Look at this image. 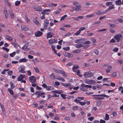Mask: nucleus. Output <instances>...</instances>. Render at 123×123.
I'll use <instances>...</instances> for the list:
<instances>
[{
    "label": "nucleus",
    "mask_w": 123,
    "mask_h": 123,
    "mask_svg": "<svg viewBox=\"0 0 123 123\" xmlns=\"http://www.w3.org/2000/svg\"><path fill=\"white\" fill-rule=\"evenodd\" d=\"M30 81L32 83H34L36 82V79L35 76H31L29 77Z\"/></svg>",
    "instance_id": "f257e3e1"
},
{
    "label": "nucleus",
    "mask_w": 123,
    "mask_h": 123,
    "mask_svg": "<svg viewBox=\"0 0 123 123\" xmlns=\"http://www.w3.org/2000/svg\"><path fill=\"white\" fill-rule=\"evenodd\" d=\"M49 21L47 19H45L44 22V28L46 29H47V27L48 26L49 24Z\"/></svg>",
    "instance_id": "f03ea898"
},
{
    "label": "nucleus",
    "mask_w": 123,
    "mask_h": 123,
    "mask_svg": "<svg viewBox=\"0 0 123 123\" xmlns=\"http://www.w3.org/2000/svg\"><path fill=\"white\" fill-rule=\"evenodd\" d=\"M43 34V33L39 31L36 32L35 33V36L37 37H41Z\"/></svg>",
    "instance_id": "7ed1b4c3"
},
{
    "label": "nucleus",
    "mask_w": 123,
    "mask_h": 123,
    "mask_svg": "<svg viewBox=\"0 0 123 123\" xmlns=\"http://www.w3.org/2000/svg\"><path fill=\"white\" fill-rule=\"evenodd\" d=\"M122 37V35L121 34H118L116 35V40L117 42H119Z\"/></svg>",
    "instance_id": "20e7f679"
},
{
    "label": "nucleus",
    "mask_w": 123,
    "mask_h": 123,
    "mask_svg": "<svg viewBox=\"0 0 123 123\" xmlns=\"http://www.w3.org/2000/svg\"><path fill=\"white\" fill-rule=\"evenodd\" d=\"M54 33L52 32H48L47 34L46 38L48 39V38L52 37L54 36Z\"/></svg>",
    "instance_id": "39448f33"
},
{
    "label": "nucleus",
    "mask_w": 123,
    "mask_h": 123,
    "mask_svg": "<svg viewBox=\"0 0 123 123\" xmlns=\"http://www.w3.org/2000/svg\"><path fill=\"white\" fill-rule=\"evenodd\" d=\"M61 83L63 86L66 87H68L71 86V84L69 83H62L61 82Z\"/></svg>",
    "instance_id": "423d86ee"
},
{
    "label": "nucleus",
    "mask_w": 123,
    "mask_h": 123,
    "mask_svg": "<svg viewBox=\"0 0 123 123\" xmlns=\"http://www.w3.org/2000/svg\"><path fill=\"white\" fill-rule=\"evenodd\" d=\"M92 96H101L106 98H109V97L105 94H99V95H92Z\"/></svg>",
    "instance_id": "0eeeda50"
},
{
    "label": "nucleus",
    "mask_w": 123,
    "mask_h": 123,
    "mask_svg": "<svg viewBox=\"0 0 123 123\" xmlns=\"http://www.w3.org/2000/svg\"><path fill=\"white\" fill-rule=\"evenodd\" d=\"M84 39H78L74 41V42L76 43H80L83 42V41H84Z\"/></svg>",
    "instance_id": "6e6552de"
},
{
    "label": "nucleus",
    "mask_w": 123,
    "mask_h": 123,
    "mask_svg": "<svg viewBox=\"0 0 123 123\" xmlns=\"http://www.w3.org/2000/svg\"><path fill=\"white\" fill-rule=\"evenodd\" d=\"M21 69L19 71V72L23 73H25V72L24 71L25 69V67L24 66H21Z\"/></svg>",
    "instance_id": "1a4fd4ad"
},
{
    "label": "nucleus",
    "mask_w": 123,
    "mask_h": 123,
    "mask_svg": "<svg viewBox=\"0 0 123 123\" xmlns=\"http://www.w3.org/2000/svg\"><path fill=\"white\" fill-rule=\"evenodd\" d=\"M83 87H88L89 88H91L92 87V85H85L84 83H82L81 85Z\"/></svg>",
    "instance_id": "9d476101"
},
{
    "label": "nucleus",
    "mask_w": 123,
    "mask_h": 123,
    "mask_svg": "<svg viewBox=\"0 0 123 123\" xmlns=\"http://www.w3.org/2000/svg\"><path fill=\"white\" fill-rule=\"evenodd\" d=\"M65 55L66 57H67L69 58L72 57L73 56L72 54L68 52L65 53Z\"/></svg>",
    "instance_id": "9b49d317"
},
{
    "label": "nucleus",
    "mask_w": 123,
    "mask_h": 123,
    "mask_svg": "<svg viewBox=\"0 0 123 123\" xmlns=\"http://www.w3.org/2000/svg\"><path fill=\"white\" fill-rule=\"evenodd\" d=\"M45 94V93L44 92H39L38 94V95H37L36 98H39L40 97H42V95H43Z\"/></svg>",
    "instance_id": "f8f14e48"
},
{
    "label": "nucleus",
    "mask_w": 123,
    "mask_h": 123,
    "mask_svg": "<svg viewBox=\"0 0 123 123\" xmlns=\"http://www.w3.org/2000/svg\"><path fill=\"white\" fill-rule=\"evenodd\" d=\"M29 42H27L25 44L24 46L22 47V49L24 50L25 49H26L29 45Z\"/></svg>",
    "instance_id": "ddd939ff"
},
{
    "label": "nucleus",
    "mask_w": 123,
    "mask_h": 123,
    "mask_svg": "<svg viewBox=\"0 0 123 123\" xmlns=\"http://www.w3.org/2000/svg\"><path fill=\"white\" fill-rule=\"evenodd\" d=\"M27 60L25 58H23L20 59L19 62H25L27 61Z\"/></svg>",
    "instance_id": "4468645a"
},
{
    "label": "nucleus",
    "mask_w": 123,
    "mask_h": 123,
    "mask_svg": "<svg viewBox=\"0 0 123 123\" xmlns=\"http://www.w3.org/2000/svg\"><path fill=\"white\" fill-rule=\"evenodd\" d=\"M34 9L37 11H42V9L40 7H34Z\"/></svg>",
    "instance_id": "2eb2a0df"
},
{
    "label": "nucleus",
    "mask_w": 123,
    "mask_h": 123,
    "mask_svg": "<svg viewBox=\"0 0 123 123\" xmlns=\"http://www.w3.org/2000/svg\"><path fill=\"white\" fill-rule=\"evenodd\" d=\"M59 73L60 74H62L63 77L67 76V75L66 74L65 72L64 71L59 70Z\"/></svg>",
    "instance_id": "dca6fc26"
},
{
    "label": "nucleus",
    "mask_w": 123,
    "mask_h": 123,
    "mask_svg": "<svg viewBox=\"0 0 123 123\" xmlns=\"http://www.w3.org/2000/svg\"><path fill=\"white\" fill-rule=\"evenodd\" d=\"M80 6H79L78 5L76 7H73V9L75 10L76 11H78L80 9Z\"/></svg>",
    "instance_id": "f3484780"
},
{
    "label": "nucleus",
    "mask_w": 123,
    "mask_h": 123,
    "mask_svg": "<svg viewBox=\"0 0 123 123\" xmlns=\"http://www.w3.org/2000/svg\"><path fill=\"white\" fill-rule=\"evenodd\" d=\"M9 12L11 18L12 19L13 18L14 16V13L11 11H9Z\"/></svg>",
    "instance_id": "a211bd4d"
},
{
    "label": "nucleus",
    "mask_w": 123,
    "mask_h": 123,
    "mask_svg": "<svg viewBox=\"0 0 123 123\" xmlns=\"http://www.w3.org/2000/svg\"><path fill=\"white\" fill-rule=\"evenodd\" d=\"M85 73H87L88 75H89V76L90 77L92 76L93 75V73L91 71H88V72H86Z\"/></svg>",
    "instance_id": "6ab92c4d"
},
{
    "label": "nucleus",
    "mask_w": 123,
    "mask_h": 123,
    "mask_svg": "<svg viewBox=\"0 0 123 123\" xmlns=\"http://www.w3.org/2000/svg\"><path fill=\"white\" fill-rule=\"evenodd\" d=\"M21 29L24 31H27L29 29L28 28V27L25 26L21 27Z\"/></svg>",
    "instance_id": "aec40b11"
},
{
    "label": "nucleus",
    "mask_w": 123,
    "mask_h": 123,
    "mask_svg": "<svg viewBox=\"0 0 123 123\" xmlns=\"http://www.w3.org/2000/svg\"><path fill=\"white\" fill-rule=\"evenodd\" d=\"M4 13L5 15V17L6 18V19H7L8 17V15L7 13V10L6 9L5 10H4Z\"/></svg>",
    "instance_id": "412c9836"
},
{
    "label": "nucleus",
    "mask_w": 123,
    "mask_h": 123,
    "mask_svg": "<svg viewBox=\"0 0 123 123\" xmlns=\"http://www.w3.org/2000/svg\"><path fill=\"white\" fill-rule=\"evenodd\" d=\"M93 99L96 100H101L104 99V98L103 97H93Z\"/></svg>",
    "instance_id": "4be33fe9"
},
{
    "label": "nucleus",
    "mask_w": 123,
    "mask_h": 123,
    "mask_svg": "<svg viewBox=\"0 0 123 123\" xmlns=\"http://www.w3.org/2000/svg\"><path fill=\"white\" fill-rule=\"evenodd\" d=\"M121 4V0H118L116 1V5H119Z\"/></svg>",
    "instance_id": "5701e85b"
},
{
    "label": "nucleus",
    "mask_w": 123,
    "mask_h": 123,
    "mask_svg": "<svg viewBox=\"0 0 123 123\" xmlns=\"http://www.w3.org/2000/svg\"><path fill=\"white\" fill-rule=\"evenodd\" d=\"M33 21L34 23L36 25L39 24V22L37 21L36 18H34L33 20Z\"/></svg>",
    "instance_id": "b1692460"
},
{
    "label": "nucleus",
    "mask_w": 123,
    "mask_h": 123,
    "mask_svg": "<svg viewBox=\"0 0 123 123\" xmlns=\"http://www.w3.org/2000/svg\"><path fill=\"white\" fill-rule=\"evenodd\" d=\"M46 89L48 90H52L54 89L53 87L52 86H48V87Z\"/></svg>",
    "instance_id": "393cba45"
},
{
    "label": "nucleus",
    "mask_w": 123,
    "mask_h": 123,
    "mask_svg": "<svg viewBox=\"0 0 123 123\" xmlns=\"http://www.w3.org/2000/svg\"><path fill=\"white\" fill-rule=\"evenodd\" d=\"M49 77L51 79H54L55 78V75L53 73H52L50 75Z\"/></svg>",
    "instance_id": "a878e982"
},
{
    "label": "nucleus",
    "mask_w": 123,
    "mask_h": 123,
    "mask_svg": "<svg viewBox=\"0 0 123 123\" xmlns=\"http://www.w3.org/2000/svg\"><path fill=\"white\" fill-rule=\"evenodd\" d=\"M5 37L6 39L8 40L11 41L12 40V37L10 36H9L7 35H6L5 36Z\"/></svg>",
    "instance_id": "bb28decb"
},
{
    "label": "nucleus",
    "mask_w": 123,
    "mask_h": 123,
    "mask_svg": "<svg viewBox=\"0 0 123 123\" xmlns=\"http://www.w3.org/2000/svg\"><path fill=\"white\" fill-rule=\"evenodd\" d=\"M10 84L11 85V87L12 89H13V88L15 87V86L14 85L13 83L12 82H10Z\"/></svg>",
    "instance_id": "cd10ccee"
},
{
    "label": "nucleus",
    "mask_w": 123,
    "mask_h": 123,
    "mask_svg": "<svg viewBox=\"0 0 123 123\" xmlns=\"http://www.w3.org/2000/svg\"><path fill=\"white\" fill-rule=\"evenodd\" d=\"M102 101L101 100L98 101L97 102V105L98 106H99L102 103Z\"/></svg>",
    "instance_id": "c85d7f7f"
},
{
    "label": "nucleus",
    "mask_w": 123,
    "mask_h": 123,
    "mask_svg": "<svg viewBox=\"0 0 123 123\" xmlns=\"http://www.w3.org/2000/svg\"><path fill=\"white\" fill-rule=\"evenodd\" d=\"M20 4V1H16L15 3V5L16 6H19Z\"/></svg>",
    "instance_id": "c756f323"
},
{
    "label": "nucleus",
    "mask_w": 123,
    "mask_h": 123,
    "mask_svg": "<svg viewBox=\"0 0 123 123\" xmlns=\"http://www.w3.org/2000/svg\"><path fill=\"white\" fill-rule=\"evenodd\" d=\"M61 96L62 97L63 99H65L66 98L65 97V96H67V95L65 94L61 93Z\"/></svg>",
    "instance_id": "7c9ffc66"
},
{
    "label": "nucleus",
    "mask_w": 123,
    "mask_h": 123,
    "mask_svg": "<svg viewBox=\"0 0 123 123\" xmlns=\"http://www.w3.org/2000/svg\"><path fill=\"white\" fill-rule=\"evenodd\" d=\"M21 77L20 75L18 76L17 78V81H22V80L23 79V78H22Z\"/></svg>",
    "instance_id": "2f4dec72"
},
{
    "label": "nucleus",
    "mask_w": 123,
    "mask_h": 123,
    "mask_svg": "<svg viewBox=\"0 0 123 123\" xmlns=\"http://www.w3.org/2000/svg\"><path fill=\"white\" fill-rule=\"evenodd\" d=\"M90 84H96V82L95 81L93 80H90Z\"/></svg>",
    "instance_id": "473e14b6"
},
{
    "label": "nucleus",
    "mask_w": 123,
    "mask_h": 123,
    "mask_svg": "<svg viewBox=\"0 0 123 123\" xmlns=\"http://www.w3.org/2000/svg\"><path fill=\"white\" fill-rule=\"evenodd\" d=\"M67 16H68L67 15H63V16L61 18L60 20L62 21V20H64V19L65 18L67 17Z\"/></svg>",
    "instance_id": "72a5a7b5"
},
{
    "label": "nucleus",
    "mask_w": 123,
    "mask_h": 123,
    "mask_svg": "<svg viewBox=\"0 0 123 123\" xmlns=\"http://www.w3.org/2000/svg\"><path fill=\"white\" fill-rule=\"evenodd\" d=\"M94 16H95L94 14H92L87 15L86 16V17L87 18H89V17H93Z\"/></svg>",
    "instance_id": "f704fd0d"
},
{
    "label": "nucleus",
    "mask_w": 123,
    "mask_h": 123,
    "mask_svg": "<svg viewBox=\"0 0 123 123\" xmlns=\"http://www.w3.org/2000/svg\"><path fill=\"white\" fill-rule=\"evenodd\" d=\"M16 54V52H14L12 53H10L9 55L11 57H13Z\"/></svg>",
    "instance_id": "c9c22d12"
},
{
    "label": "nucleus",
    "mask_w": 123,
    "mask_h": 123,
    "mask_svg": "<svg viewBox=\"0 0 123 123\" xmlns=\"http://www.w3.org/2000/svg\"><path fill=\"white\" fill-rule=\"evenodd\" d=\"M62 49L65 51H67L70 49V47H63L62 48Z\"/></svg>",
    "instance_id": "e433bc0d"
},
{
    "label": "nucleus",
    "mask_w": 123,
    "mask_h": 123,
    "mask_svg": "<svg viewBox=\"0 0 123 123\" xmlns=\"http://www.w3.org/2000/svg\"><path fill=\"white\" fill-rule=\"evenodd\" d=\"M78 67L79 66L78 65H76L75 66L74 65L72 68V69L73 71H75L74 70L77 69Z\"/></svg>",
    "instance_id": "4c0bfd02"
},
{
    "label": "nucleus",
    "mask_w": 123,
    "mask_h": 123,
    "mask_svg": "<svg viewBox=\"0 0 123 123\" xmlns=\"http://www.w3.org/2000/svg\"><path fill=\"white\" fill-rule=\"evenodd\" d=\"M15 48H17L18 47V44L15 42H13L12 43Z\"/></svg>",
    "instance_id": "58836bf2"
},
{
    "label": "nucleus",
    "mask_w": 123,
    "mask_h": 123,
    "mask_svg": "<svg viewBox=\"0 0 123 123\" xmlns=\"http://www.w3.org/2000/svg\"><path fill=\"white\" fill-rule=\"evenodd\" d=\"M89 46V45L88 44L86 45H84L82 46V47L83 48V49H86Z\"/></svg>",
    "instance_id": "ea45409f"
},
{
    "label": "nucleus",
    "mask_w": 123,
    "mask_h": 123,
    "mask_svg": "<svg viewBox=\"0 0 123 123\" xmlns=\"http://www.w3.org/2000/svg\"><path fill=\"white\" fill-rule=\"evenodd\" d=\"M8 91H9L10 93L11 94H13V92L12 90L11 89L9 88H8Z\"/></svg>",
    "instance_id": "a19ab883"
},
{
    "label": "nucleus",
    "mask_w": 123,
    "mask_h": 123,
    "mask_svg": "<svg viewBox=\"0 0 123 123\" xmlns=\"http://www.w3.org/2000/svg\"><path fill=\"white\" fill-rule=\"evenodd\" d=\"M112 2H107L106 3V6H109L111 5L112 4Z\"/></svg>",
    "instance_id": "79ce46f5"
},
{
    "label": "nucleus",
    "mask_w": 123,
    "mask_h": 123,
    "mask_svg": "<svg viewBox=\"0 0 123 123\" xmlns=\"http://www.w3.org/2000/svg\"><path fill=\"white\" fill-rule=\"evenodd\" d=\"M62 92V90H55V93L58 94H60Z\"/></svg>",
    "instance_id": "37998d69"
},
{
    "label": "nucleus",
    "mask_w": 123,
    "mask_h": 123,
    "mask_svg": "<svg viewBox=\"0 0 123 123\" xmlns=\"http://www.w3.org/2000/svg\"><path fill=\"white\" fill-rule=\"evenodd\" d=\"M109 115L107 114H105V120H107L109 119Z\"/></svg>",
    "instance_id": "c03bdc74"
},
{
    "label": "nucleus",
    "mask_w": 123,
    "mask_h": 123,
    "mask_svg": "<svg viewBox=\"0 0 123 123\" xmlns=\"http://www.w3.org/2000/svg\"><path fill=\"white\" fill-rule=\"evenodd\" d=\"M94 118V117H89L88 118V119L90 121H92Z\"/></svg>",
    "instance_id": "a18cd8bd"
},
{
    "label": "nucleus",
    "mask_w": 123,
    "mask_h": 123,
    "mask_svg": "<svg viewBox=\"0 0 123 123\" xmlns=\"http://www.w3.org/2000/svg\"><path fill=\"white\" fill-rule=\"evenodd\" d=\"M100 21H95L93 23V25H95L97 24H100Z\"/></svg>",
    "instance_id": "49530a36"
},
{
    "label": "nucleus",
    "mask_w": 123,
    "mask_h": 123,
    "mask_svg": "<svg viewBox=\"0 0 123 123\" xmlns=\"http://www.w3.org/2000/svg\"><path fill=\"white\" fill-rule=\"evenodd\" d=\"M80 51V50L78 49L73 51V52L74 53H78Z\"/></svg>",
    "instance_id": "de8ad7c7"
},
{
    "label": "nucleus",
    "mask_w": 123,
    "mask_h": 123,
    "mask_svg": "<svg viewBox=\"0 0 123 123\" xmlns=\"http://www.w3.org/2000/svg\"><path fill=\"white\" fill-rule=\"evenodd\" d=\"M82 44H76V47L77 48H79L80 47H82Z\"/></svg>",
    "instance_id": "09e8293b"
},
{
    "label": "nucleus",
    "mask_w": 123,
    "mask_h": 123,
    "mask_svg": "<svg viewBox=\"0 0 123 123\" xmlns=\"http://www.w3.org/2000/svg\"><path fill=\"white\" fill-rule=\"evenodd\" d=\"M13 71L12 70H10L8 72V74L9 75L11 76L12 74Z\"/></svg>",
    "instance_id": "8fccbe9b"
},
{
    "label": "nucleus",
    "mask_w": 123,
    "mask_h": 123,
    "mask_svg": "<svg viewBox=\"0 0 123 123\" xmlns=\"http://www.w3.org/2000/svg\"><path fill=\"white\" fill-rule=\"evenodd\" d=\"M84 77L86 78L90 77H89V75H88L87 73H85V72L84 74Z\"/></svg>",
    "instance_id": "3c124183"
},
{
    "label": "nucleus",
    "mask_w": 123,
    "mask_h": 123,
    "mask_svg": "<svg viewBox=\"0 0 123 123\" xmlns=\"http://www.w3.org/2000/svg\"><path fill=\"white\" fill-rule=\"evenodd\" d=\"M34 69L35 70V71L37 73H38L39 72V69L36 67H34Z\"/></svg>",
    "instance_id": "603ef678"
},
{
    "label": "nucleus",
    "mask_w": 123,
    "mask_h": 123,
    "mask_svg": "<svg viewBox=\"0 0 123 123\" xmlns=\"http://www.w3.org/2000/svg\"><path fill=\"white\" fill-rule=\"evenodd\" d=\"M118 62H119L120 64H122L123 63V61L121 59H119L118 60Z\"/></svg>",
    "instance_id": "864d4df0"
},
{
    "label": "nucleus",
    "mask_w": 123,
    "mask_h": 123,
    "mask_svg": "<svg viewBox=\"0 0 123 123\" xmlns=\"http://www.w3.org/2000/svg\"><path fill=\"white\" fill-rule=\"evenodd\" d=\"M90 80H89L88 79H86L85 80V82L86 83L88 84H90Z\"/></svg>",
    "instance_id": "5fc2aeb1"
},
{
    "label": "nucleus",
    "mask_w": 123,
    "mask_h": 123,
    "mask_svg": "<svg viewBox=\"0 0 123 123\" xmlns=\"http://www.w3.org/2000/svg\"><path fill=\"white\" fill-rule=\"evenodd\" d=\"M2 49H3L6 50L7 52H8L9 51V49H8L4 47H2Z\"/></svg>",
    "instance_id": "6e6d98bb"
},
{
    "label": "nucleus",
    "mask_w": 123,
    "mask_h": 123,
    "mask_svg": "<svg viewBox=\"0 0 123 123\" xmlns=\"http://www.w3.org/2000/svg\"><path fill=\"white\" fill-rule=\"evenodd\" d=\"M80 32V31L79 30L76 32L74 35H79Z\"/></svg>",
    "instance_id": "4d7b16f0"
},
{
    "label": "nucleus",
    "mask_w": 123,
    "mask_h": 123,
    "mask_svg": "<svg viewBox=\"0 0 123 123\" xmlns=\"http://www.w3.org/2000/svg\"><path fill=\"white\" fill-rule=\"evenodd\" d=\"M115 42V39H114L113 38H112V39L110 41V43H113Z\"/></svg>",
    "instance_id": "13d9d810"
},
{
    "label": "nucleus",
    "mask_w": 123,
    "mask_h": 123,
    "mask_svg": "<svg viewBox=\"0 0 123 123\" xmlns=\"http://www.w3.org/2000/svg\"><path fill=\"white\" fill-rule=\"evenodd\" d=\"M74 101L75 102H76L77 103H80V101L78 100L77 99H76L74 100Z\"/></svg>",
    "instance_id": "bf43d9fd"
},
{
    "label": "nucleus",
    "mask_w": 123,
    "mask_h": 123,
    "mask_svg": "<svg viewBox=\"0 0 123 123\" xmlns=\"http://www.w3.org/2000/svg\"><path fill=\"white\" fill-rule=\"evenodd\" d=\"M85 29V27H81L80 28L79 30L81 32V31L84 30Z\"/></svg>",
    "instance_id": "052dcab7"
},
{
    "label": "nucleus",
    "mask_w": 123,
    "mask_h": 123,
    "mask_svg": "<svg viewBox=\"0 0 123 123\" xmlns=\"http://www.w3.org/2000/svg\"><path fill=\"white\" fill-rule=\"evenodd\" d=\"M42 86L43 88H47L48 87L47 85L45 83L43 84Z\"/></svg>",
    "instance_id": "680f3d73"
},
{
    "label": "nucleus",
    "mask_w": 123,
    "mask_h": 123,
    "mask_svg": "<svg viewBox=\"0 0 123 123\" xmlns=\"http://www.w3.org/2000/svg\"><path fill=\"white\" fill-rule=\"evenodd\" d=\"M86 104V102H80V104L81 105H85Z\"/></svg>",
    "instance_id": "e2e57ef3"
},
{
    "label": "nucleus",
    "mask_w": 123,
    "mask_h": 123,
    "mask_svg": "<svg viewBox=\"0 0 123 123\" xmlns=\"http://www.w3.org/2000/svg\"><path fill=\"white\" fill-rule=\"evenodd\" d=\"M36 88L38 90H41L42 89V88L41 87H39L37 85L36 86Z\"/></svg>",
    "instance_id": "0e129e2a"
},
{
    "label": "nucleus",
    "mask_w": 123,
    "mask_h": 123,
    "mask_svg": "<svg viewBox=\"0 0 123 123\" xmlns=\"http://www.w3.org/2000/svg\"><path fill=\"white\" fill-rule=\"evenodd\" d=\"M94 53L96 55H98L99 54V51L98 50H96L94 51Z\"/></svg>",
    "instance_id": "69168bd1"
},
{
    "label": "nucleus",
    "mask_w": 123,
    "mask_h": 123,
    "mask_svg": "<svg viewBox=\"0 0 123 123\" xmlns=\"http://www.w3.org/2000/svg\"><path fill=\"white\" fill-rule=\"evenodd\" d=\"M99 122L100 123H105V120L101 119L100 120Z\"/></svg>",
    "instance_id": "338daca9"
},
{
    "label": "nucleus",
    "mask_w": 123,
    "mask_h": 123,
    "mask_svg": "<svg viewBox=\"0 0 123 123\" xmlns=\"http://www.w3.org/2000/svg\"><path fill=\"white\" fill-rule=\"evenodd\" d=\"M99 121L97 120H95L93 121V123H99Z\"/></svg>",
    "instance_id": "774afa93"
}]
</instances>
